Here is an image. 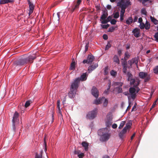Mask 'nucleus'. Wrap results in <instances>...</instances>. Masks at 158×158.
Wrapping results in <instances>:
<instances>
[{
  "label": "nucleus",
  "mask_w": 158,
  "mask_h": 158,
  "mask_svg": "<svg viewBox=\"0 0 158 158\" xmlns=\"http://www.w3.org/2000/svg\"><path fill=\"white\" fill-rule=\"evenodd\" d=\"M113 17L115 19H117L118 18L119 16V13L118 12H116L114 14Z\"/></svg>",
  "instance_id": "nucleus-41"
},
{
  "label": "nucleus",
  "mask_w": 158,
  "mask_h": 158,
  "mask_svg": "<svg viewBox=\"0 0 158 158\" xmlns=\"http://www.w3.org/2000/svg\"><path fill=\"white\" fill-rule=\"evenodd\" d=\"M102 101V98L101 99H96L94 101V103L96 105H98L100 104Z\"/></svg>",
  "instance_id": "nucleus-35"
},
{
  "label": "nucleus",
  "mask_w": 158,
  "mask_h": 158,
  "mask_svg": "<svg viewBox=\"0 0 158 158\" xmlns=\"http://www.w3.org/2000/svg\"><path fill=\"white\" fill-rule=\"evenodd\" d=\"M97 109H94L93 110L89 112L87 115V117L89 119H93L96 116L97 113Z\"/></svg>",
  "instance_id": "nucleus-7"
},
{
  "label": "nucleus",
  "mask_w": 158,
  "mask_h": 158,
  "mask_svg": "<svg viewBox=\"0 0 158 158\" xmlns=\"http://www.w3.org/2000/svg\"><path fill=\"white\" fill-rule=\"evenodd\" d=\"M87 78V73H83L82 75H81L80 77H78L75 79L73 81H75L76 80H77V81L79 82L78 83V85L79 86V85L80 84V81H84L86 80Z\"/></svg>",
  "instance_id": "nucleus-9"
},
{
  "label": "nucleus",
  "mask_w": 158,
  "mask_h": 158,
  "mask_svg": "<svg viewBox=\"0 0 158 158\" xmlns=\"http://www.w3.org/2000/svg\"><path fill=\"white\" fill-rule=\"evenodd\" d=\"M112 19V17L111 16H109L106 19H105V20H104V21H102L101 22V23L102 24H106L108 22H110V21H111Z\"/></svg>",
  "instance_id": "nucleus-23"
},
{
  "label": "nucleus",
  "mask_w": 158,
  "mask_h": 158,
  "mask_svg": "<svg viewBox=\"0 0 158 158\" xmlns=\"http://www.w3.org/2000/svg\"><path fill=\"white\" fill-rule=\"evenodd\" d=\"M81 0H77V2H73L71 6L72 8L70 10V12L71 13H72L75 10L78 9L79 6L81 3Z\"/></svg>",
  "instance_id": "nucleus-5"
},
{
  "label": "nucleus",
  "mask_w": 158,
  "mask_h": 158,
  "mask_svg": "<svg viewBox=\"0 0 158 158\" xmlns=\"http://www.w3.org/2000/svg\"><path fill=\"white\" fill-rule=\"evenodd\" d=\"M134 36L136 37H138L140 36V29L138 28H135L132 31Z\"/></svg>",
  "instance_id": "nucleus-17"
},
{
  "label": "nucleus",
  "mask_w": 158,
  "mask_h": 158,
  "mask_svg": "<svg viewBox=\"0 0 158 158\" xmlns=\"http://www.w3.org/2000/svg\"><path fill=\"white\" fill-rule=\"evenodd\" d=\"M127 75L128 77L127 80H129L130 79L132 78L133 76L129 72H128Z\"/></svg>",
  "instance_id": "nucleus-43"
},
{
  "label": "nucleus",
  "mask_w": 158,
  "mask_h": 158,
  "mask_svg": "<svg viewBox=\"0 0 158 158\" xmlns=\"http://www.w3.org/2000/svg\"><path fill=\"white\" fill-rule=\"evenodd\" d=\"M75 61L73 62L71 64L70 67L69 69L71 70H73L75 69Z\"/></svg>",
  "instance_id": "nucleus-34"
},
{
  "label": "nucleus",
  "mask_w": 158,
  "mask_h": 158,
  "mask_svg": "<svg viewBox=\"0 0 158 158\" xmlns=\"http://www.w3.org/2000/svg\"><path fill=\"white\" fill-rule=\"evenodd\" d=\"M148 73H147L141 72L139 73V76L141 79H144L147 76Z\"/></svg>",
  "instance_id": "nucleus-20"
},
{
  "label": "nucleus",
  "mask_w": 158,
  "mask_h": 158,
  "mask_svg": "<svg viewBox=\"0 0 158 158\" xmlns=\"http://www.w3.org/2000/svg\"><path fill=\"white\" fill-rule=\"evenodd\" d=\"M131 122L129 121L126 124L125 127L123 128H130L131 127Z\"/></svg>",
  "instance_id": "nucleus-30"
},
{
  "label": "nucleus",
  "mask_w": 158,
  "mask_h": 158,
  "mask_svg": "<svg viewBox=\"0 0 158 158\" xmlns=\"http://www.w3.org/2000/svg\"><path fill=\"white\" fill-rule=\"evenodd\" d=\"M129 92L130 93L131 98L134 99L136 96V89L134 87H130L129 89Z\"/></svg>",
  "instance_id": "nucleus-11"
},
{
  "label": "nucleus",
  "mask_w": 158,
  "mask_h": 158,
  "mask_svg": "<svg viewBox=\"0 0 158 158\" xmlns=\"http://www.w3.org/2000/svg\"><path fill=\"white\" fill-rule=\"evenodd\" d=\"M139 84V82H138L137 84H135L134 85V87L135 88H136V94L139 91V88L137 87Z\"/></svg>",
  "instance_id": "nucleus-31"
},
{
  "label": "nucleus",
  "mask_w": 158,
  "mask_h": 158,
  "mask_svg": "<svg viewBox=\"0 0 158 158\" xmlns=\"http://www.w3.org/2000/svg\"><path fill=\"white\" fill-rule=\"evenodd\" d=\"M111 47V44H110V42H108L107 45L106 46L105 48V50H107L108 49L110 48Z\"/></svg>",
  "instance_id": "nucleus-42"
},
{
  "label": "nucleus",
  "mask_w": 158,
  "mask_h": 158,
  "mask_svg": "<svg viewBox=\"0 0 158 158\" xmlns=\"http://www.w3.org/2000/svg\"><path fill=\"white\" fill-rule=\"evenodd\" d=\"M108 67L107 66L104 69V72L106 74H107L108 73Z\"/></svg>",
  "instance_id": "nucleus-59"
},
{
  "label": "nucleus",
  "mask_w": 158,
  "mask_h": 158,
  "mask_svg": "<svg viewBox=\"0 0 158 158\" xmlns=\"http://www.w3.org/2000/svg\"><path fill=\"white\" fill-rule=\"evenodd\" d=\"M113 123V118L110 115H107L106 116V118L105 120V126L106 127L104 128H110L111 127L113 128H116L117 127L116 123H114L112 125Z\"/></svg>",
  "instance_id": "nucleus-3"
},
{
  "label": "nucleus",
  "mask_w": 158,
  "mask_h": 158,
  "mask_svg": "<svg viewBox=\"0 0 158 158\" xmlns=\"http://www.w3.org/2000/svg\"><path fill=\"white\" fill-rule=\"evenodd\" d=\"M114 62L118 64H119L120 63V61L118 58V57L117 55H115L113 57Z\"/></svg>",
  "instance_id": "nucleus-26"
},
{
  "label": "nucleus",
  "mask_w": 158,
  "mask_h": 158,
  "mask_svg": "<svg viewBox=\"0 0 158 158\" xmlns=\"http://www.w3.org/2000/svg\"><path fill=\"white\" fill-rule=\"evenodd\" d=\"M153 71L154 73L155 74H158V65L154 67L153 69Z\"/></svg>",
  "instance_id": "nucleus-36"
},
{
  "label": "nucleus",
  "mask_w": 158,
  "mask_h": 158,
  "mask_svg": "<svg viewBox=\"0 0 158 158\" xmlns=\"http://www.w3.org/2000/svg\"><path fill=\"white\" fill-rule=\"evenodd\" d=\"M82 146L84 148L85 151H87L88 150V143L85 142H83L81 143Z\"/></svg>",
  "instance_id": "nucleus-22"
},
{
  "label": "nucleus",
  "mask_w": 158,
  "mask_h": 158,
  "mask_svg": "<svg viewBox=\"0 0 158 158\" xmlns=\"http://www.w3.org/2000/svg\"><path fill=\"white\" fill-rule=\"evenodd\" d=\"M114 84L116 85H118L119 87H121L123 85V83L121 82H115Z\"/></svg>",
  "instance_id": "nucleus-49"
},
{
  "label": "nucleus",
  "mask_w": 158,
  "mask_h": 158,
  "mask_svg": "<svg viewBox=\"0 0 158 158\" xmlns=\"http://www.w3.org/2000/svg\"><path fill=\"white\" fill-rule=\"evenodd\" d=\"M60 12H58L57 14L54 13L53 14L52 19L54 22H59L60 18Z\"/></svg>",
  "instance_id": "nucleus-15"
},
{
  "label": "nucleus",
  "mask_w": 158,
  "mask_h": 158,
  "mask_svg": "<svg viewBox=\"0 0 158 158\" xmlns=\"http://www.w3.org/2000/svg\"><path fill=\"white\" fill-rule=\"evenodd\" d=\"M54 112L52 110L51 112V115H52V118L51 119V124L53 122L54 120V116H53Z\"/></svg>",
  "instance_id": "nucleus-46"
},
{
  "label": "nucleus",
  "mask_w": 158,
  "mask_h": 158,
  "mask_svg": "<svg viewBox=\"0 0 158 158\" xmlns=\"http://www.w3.org/2000/svg\"><path fill=\"white\" fill-rule=\"evenodd\" d=\"M19 122V114L16 111L14 113L12 119V125L13 128L17 127V125H18Z\"/></svg>",
  "instance_id": "nucleus-4"
},
{
  "label": "nucleus",
  "mask_w": 158,
  "mask_h": 158,
  "mask_svg": "<svg viewBox=\"0 0 158 158\" xmlns=\"http://www.w3.org/2000/svg\"><path fill=\"white\" fill-rule=\"evenodd\" d=\"M60 100H58L57 101V107L58 109H60Z\"/></svg>",
  "instance_id": "nucleus-60"
},
{
  "label": "nucleus",
  "mask_w": 158,
  "mask_h": 158,
  "mask_svg": "<svg viewBox=\"0 0 158 158\" xmlns=\"http://www.w3.org/2000/svg\"><path fill=\"white\" fill-rule=\"evenodd\" d=\"M145 78L144 81L145 82H147L150 79V76L148 74L147 76H146V77Z\"/></svg>",
  "instance_id": "nucleus-57"
},
{
  "label": "nucleus",
  "mask_w": 158,
  "mask_h": 158,
  "mask_svg": "<svg viewBox=\"0 0 158 158\" xmlns=\"http://www.w3.org/2000/svg\"><path fill=\"white\" fill-rule=\"evenodd\" d=\"M150 18L152 22H153L156 25L158 24V21L155 19L154 17L151 16Z\"/></svg>",
  "instance_id": "nucleus-28"
},
{
  "label": "nucleus",
  "mask_w": 158,
  "mask_h": 158,
  "mask_svg": "<svg viewBox=\"0 0 158 158\" xmlns=\"http://www.w3.org/2000/svg\"><path fill=\"white\" fill-rule=\"evenodd\" d=\"M92 95L96 98L99 96V91L97 89L95 86H93L91 89Z\"/></svg>",
  "instance_id": "nucleus-10"
},
{
  "label": "nucleus",
  "mask_w": 158,
  "mask_h": 158,
  "mask_svg": "<svg viewBox=\"0 0 158 158\" xmlns=\"http://www.w3.org/2000/svg\"><path fill=\"white\" fill-rule=\"evenodd\" d=\"M133 22V19L132 17H130L128 18L126 21V23L128 25H130Z\"/></svg>",
  "instance_id": "nucleus-24"
},
{
  "label": "nucleus",
  "mask_w": 158,
  "mask_h": 158,
  "mask_svg": "<svg viewBox=\"0 0 158 158\" xmlns=\"http://www.w3.org/2000/svg\"><path fill=\"white\" fill-rule=\"evenodd\" d=\"M32 102L31 100H28L26 101L24 105V106L27 108L30 105V104Z\"/></svg>",
  "instance_id": "nucleus-33"
},
{
  "label": "nucleus",
  "mask_w": 158,
  "mask_h": 158,
  "mask_svg": "<svg viewBox=\"0 0 158 158\" xmlns=\"http://www.w3.org/2000/svg\"><path fill=\"white\" fill-rule=\"evenodd\" d=\"M26 64H27V60L24 58H21L16 60L14 63V64L16 66H20Z\"/></svg>",
  "instance_id": "nucleus-6"
},
{
  "label": "nucleus",
  "mask_w": 158,
  "mask_h": 158,
  "mask_svg": "<svg viewBox=\"0 0 158 158\" xmlns=\"http://www.w3.org/2000/svg\"><path fill=\"white\" fill-rule=\"evenodd\" d=\"M127 129H123L118 134L119 137L122 140H123L124 138L126 136Z\"/></svg>",
  "instance_id": "nucleus-13"
},
{
  "label": "nucleus",
  "mask_w": 158,
  "mask_h": 158,
  "mask_svg": "<svg viewBox=\"0 0 158 158\" xmlns=\"http://www.w3.org/2000/svg\"><path fill=\"white\" fill-rule=\"evenodd\" d=\"M59 111H58V116L59 118H60V119H61V118L62 117V113L61 112V111L60 110V109H58Z\"/></svg>",
  "instance_id": "nucleus-44"
},
{
  "label": "nucleus",
  "mask_w": 158,
  "mask_h": 158,
  "mask_svg": "<svg viewBox=\"0 0 158 158\" xmlns=\"http://www.w3.org/2000/svg\"><path fill=\"white\" fill-rule=\"evenodd\" d=\"M15 0H0V4H4L8 3H13L14 2Z\"/></svg>",
  "instance_id": "nucleus-21"
},
{
  "label": "nucleus",
  "mask_w": 158,
  "mask_h": 158,
  "mask_svg": "<svg viewBox=\"0 0 158 158\" xmlns=\"http://www.w3.org/2000/svg\"><path fill=\"white\" fill-rule=\"evenodd\" d=\"M117 5V6H119L121 9H126L127 8V7L124 4L121 3L120 2H118Z\"/></svg>",
  "instance_id": "nucleus-27"
},
{
  "label": "nucleus",
  "mask_w": 158,
  "mask_h": 158,
  "mask_svg": "<svg viewBox=\"0 0 158 158\" xmlns=\"http://www.w3.org/2000/svg\"><path fill=\"white\" fill-rule=\"evenodd\" d=\"M44 146H45V149H44V151L45 152V153H46V151H47V148H46V137H45L44 139Z\"/></svg>",
  "instance_id": "nucleus-50"
},
{
  "label": "nucleus",
  "mask_w": 158,
  "mask_h": 158,
  "mask_svg": "<svg viewBox=\"0 0 158 158\" xmlns=\"http://www.w3.org/2000/svg\"><path fill=\"white\" fill-rule=\"evenodd\" d=\"M102 101L104 100V102L103 103V105L105 106H107L108 103V100L107 99H106L104 97H103L102 98Z\"/></svg>",
  "instance_id": "nucleus-32"
},
{
  "label": "nucleus",
  "mask_w": 158,
  "mask_h": 158,
  "mask_svg": "<svg viewBox=\"0 0 158 158\" xmlns=\"http://www.w3.org/2000/svg\"><path fill=\"white\" fill-rule=\"evenodd\" d=\"M43 152V151L42 150L39 154H38L37 153H36L35 155V158H44L42 156Z\"/></svg>",
  "instance_id": "nucleus-25"
},
{
  "label": "nucleus",
  "mask_w": 158,
  "mask_h": 158,
  "mask_svg": "<svg viewBox=\"0 0 158 158\" xmlns=\"http://www.w3.org/2000/svg\"><path fill=\"white\" fill-rule=\"evenodd\" d=\"M114 29L115 28L114 27H110L108 31L111 32H113L114 31Z\"/></svg>",
  "instance_id": "nucleus-52"
},
{
  "label": "nucleus",
  "mask_w": 158,
  "mask_h": 158,
  "mask_svg": "<svg viewBox=\"0 0 158 158\" xmlns=\"http://www.w3.org/2000/svg\"><path fill=\"white\" fill-rule=\"evenodd\" d=\"M27 1L29 6V15L30 16L33 12L34 9V6L32 3L31 2L30 0H27Z\"/></svg>",
  "instance_id": "nucleus-12"
},
{
  "label": "nucleus",
  "mask_w": 158,
  "mask_h": 158,
  "mask_svg": "<svg viewBox=\"0 0 158 158\" xmlns=\"http://www.w3.org/2000/svg\"><path fill=\"white\" fill-rule=\"evenodd\" d=\"M76 80L75 81H73L71 84L70 87V91L69 93V96L70 98H73L75 97L76 93L79 86V82Z\"/></svg>",
  "instance_id": "nucleus-2"
},
{
  "label": "nucleus",
  "mask_w": 158,
  "mask_h": 158,
  "mask_svg": "<svg viewBox=\"0 0 158 158\" xmlns=\"http://www.w3.org/2000/svg\"><path fill=\"white\" fill-rule=\"evenodd\" d=\"M122 65L123 67L127 66L126 60H125L124 61H123L122 63Z\"/></svg>",
  "instance_id": "nucleus-54"
},
{
  "label": "nucleus",
  "mask_w": 158,
  "mask_h": 158,
  "mask_svg": "<svg viewBox=\"0 0 158 158\" xmlns=\"http://www.w3.org/2000/svg\"><path fill=\"white\" fill-rule=\"evenodd\" d=\"M141 13L142 14L146 15L147 12L146 10L145 9H142L141 10Z\"/></svg>",
  "instance_id": "nucleus-47"
},
{
  "label": "nucleus",
  "mask_w": 158,
  "mask_h": 158,
  "mask_svg": "<svg viewBox=\"0 0 158 158\" xmlns=\"http://www.w3.org/2000/svg\"><path fill=\"white\" fill-rule=\"evenodd\" d=\"M98 134L100 136V140L102 142L108 140L111 135V133L108 129H99Z\"/></svg>",
  "instance_id": "nucleus-1"
},
{
  "label": "nucleus",
  "mask_w": 158,
  "mask_h": 158,
  "mask_svg": "<svg viewBox=\"0 0 158 158\" xmlns=\"http://www.w3.org/2000/svg\"><path fill=\"white\" fill-rule=\"evenodd\" d=\"M126 123L125 121H122L120 124V126L118 128H122Z\"/></svg>",
  "instance_id": "nucleus-40"
},
{
  "label": "nucleus",
  "mask_w": 158,
  "mask_h": 158,
  "mask_svg": "<svg viewBox=\"0 0 158 158\" xmlns=\"http://www.w3.org/2000/svg\"><path fill=\"white\" fill-rule=\"evenodd\" d=\"M124 15L120 14V20L121 21H122L123 20V17Z\"/></svg>",
  "instance_id": "nucleus-62"
},
{
  "label": "nucleus",
  "mask_w": 158,
  "mask_h": 158,
  "mask_svg": "<svg viewBox=\"0 0 158 158\" xmlns=\"http://www.w3.org/2000/svg\"><path fill=\"white\" fill-rule=\"evenodd\" d=\"M156 40L158 42V32H156L154 35Z\"/></svg>",
  "instance_id": "nucleus-55"
},
{
  "label": "nucleus",
  "mask_w": 158,
  "mask_h": 158,
  "mask_svg": "<svg viewBox=\"0 0 158 158\" xmlns=\"http://www.w3.org/2000/svg\"><path fill=\"white\" fill-rule=\"evenodd\" d=\"M125 5L127 7L128 6L131 5V2L129 1H127L126 2L124 3Z\"/></svg>",
  "instance_id": "nucleus-56"
},
{
  "label": "nucleus",
  "mask_w": 158,
  "mask_h": 158,
  "mask_svg": "<svg viewBox=\"0 0 158 158\" xmlns=\"http://www.w3.org/2000/svg\"><path fill=\"white\" fill-rule=\"evenodd\" d=\"M36 57L35 55L30 56H29L28 57L25 58L27 60V63H32L33 62V60L35 59Z\"/></svg>",
  "instance_id": "nucleus-16"
},
{
  "label": "nucleus",
  "mask_w": 158,
  "mask_h": 158,
  "mask_svg": "<svg viewBox=\"0 0 158 158\" xmlns=\"http://www.w3.org/2000/svg\"><path fill=\"white\" fill-rule=\"evenodd\" d=\"M98 66L97 63H93L91 65L89 66L88 67V70L89 73H91L92 71L96 69Z\"/></svg>",
  "instance_id": "nucleus-14"
},
{
  "label": "nucleus",
  "mask_w": 158,
  "mask_h": 158,
  "mask_svg": "<svg viewBox=\"0 0 158 158\" xmlns=\"http://www.w3.org/2000/svg\"><path fill=\"white\" fill-rule=\"evenodd\" d=\"M110 74L111 75L115 76L117 74V73L113 70H112L110 72Z\"/></svg>",
  "instance_id": "nucleus-48"
},
{
  "label": "nucleus",
  "mask_w": 158,
  "mask_h": 158,
  "mask_svg": "<svg viewBox=\"0 0 158 158\" xmlns=\"http://www.w3.org/2000/svg\"><path fill=\"white\" fill-rule=\"evenodd\" d=\"M130 55L127 52H126L125 54V57L124 58L125 60H127L129 57Z\"/></svg>",
  "instance_id": "nucleus-37"
},
{
  "label": "nucleus",
  "mask_w": 158,
  "mask_h": 158,
  "mask_svg": "<svg viewBox=\"0 0 158 158\" xmlns=\"http://www.w3.org/2000/svg\"><path fill=\"white\" fill-rule=\"evenodd\" d=\"M103 38L105 40H106L108 39V36L106 34H104L103 35Z\"/></svg>",
  "instance_id": "nucleus-63"
},
{
  "label": "nucleus",
  "mask_w": 158,
  "mask_h": 158,
  "mask_svg": "<svg viewBox=\"0 0 158 158\" xmlns=\"http://www.w3.org/2000/svg\"><path fill=\"white\" fill-rule=\"evenodd\" d=\"M116 22L117 21L114 19H111V21H110V23L112 25L115 24Z\"/></svg>",
  "instance_id": "nucleus-51"
},
{
  "label": "nucleus",
  "mask_w": 158,
  "mask_h": 158,
  "mask_svg": "<svg viewBox=\"0 0 158 158\" xmlns=\"http://www.w3.org/2000/svg\"><path fill=\"white\" fill-rule=\"evenodd\" d=\"M145 26V28L146 30H148L150 28V24L147 21H146V22Z\"/></svg>",
  "instance_id": "nucleus-29"
},
{
  "label": "nucleus",
  "mask_w": 158,
  "mask_h": 158,
  "mask_svg": "<svg viewBox=\"0 0 158 158\" xmlns=\"http://www.w3.org/2000/svg\"><path fill=\"white\" fill-rule=\"evenodd\" d=\"M145 24L143 23H140L139 25V27L141 29H143L145 28Z\"/></svg>",
  "instance_id": "nucleus-45"
},
{
  "label": "nucleus",
  "mask_w": 158,
  "mask_h": 158,
  "mask_svg": "<svg viewBox=\"0 0 158 158\" xmlns=\"http://www.w3.org/2000/svg\"><path fill=\"white\" fill-rule=\"evenodd\" d=\"M138 19V17L137 16H135V17L134 19V20H133V22L134 23H135V22L137 21Z\"/></svg>",
  "instance_id": "nucleus-64"
},
{
  "label": "nucleus",
  "mask_w": 158,
  "mask_h": 158,
  "mask_svg": "<svg viewBox=\"0 0 158 158\" xmlns=\"http://www.w3.org/2000/svg\"><path fill=\"white\" fill-rule=\"evenodd\" d=\"M95 58L94 56L92 55H89L86 60H84L83 61V64H91L94 60Z\"/></svg>",
  "instance_id": "nucleus-8"
},
{
  "label": "nucleus",
  "mask_w": 158,
  "mask_h": 158,
  "mask_svg": "<svg viewBox=\"0 0 158 158\" xmlns=\"http://www.w3.org/2000/svg\"><path fill=\"white\" fill-rule=\"evenodd\" d=\"M84 156V153L81 152L77 156L79 157V158H83Z\"/></svg>",
  "instance_id": "nucleus-58"
},
{
  "label": "nucleus",
  "mask_w": 158,
  "mask_h": 158,
  "mask_svg": "<svg viewBox=\"0 0 158 158\" xmlns=\"http://www.w3.org/2000/svg\"><path fill=\"white\" fill-rule=\"evenodd\" d=\"M128 81H130V84L131 85H133L135 83V79L131 78L129 80H128Z\"/></svg>",
  "instance_id": "nucleus-39"
},
{
  "label": "nucleus",
  "mask_w": 158,
  "mask_h": 158,
  "mask_svg": "<svg viewBox=\"0 0 158 158\" xmlns=\"http://www.w3.org/2000/svg\"><path fill=\"white\" fill-rule=\"evenodd\" d=\"M80 153V152L78 150H75L74 151V153L75 154H76L77 155H78Z\"/></svg>",
  "instance_id": "nucleus-61"
},
{
  "label": "nucleus",
  "mask_w": 158,
  "mask_h": 158,
  "mask_svg": "<svg viewBox=\"0 0 158 158\" xmlns=\"http://www.w3.org/2000/svg\"><path fill=\"white\" fill-rule=\"evenodd\" d=\"M108 15L107 11L106 9L103 10V13L101 17V20L102 21L105 20Z\"/></svg>",
  "instance_id": "nucleus-18"
},
{
  "label": "nucleus",
  "mask_w": 158,
  "mask_h": 158,
  "mask_svg": "<svg viewBox=\"0 0 158 158\" xmlns=\"http://www.w3.org/2000/svg\"><path fill=\"white\" fill-rule=\"evenodd\" d=\"M115 89H116L117 90V92L118 94H119L123 92L122 89L120 87H116Z\"/></svg>",
  "instance_id": "nucleus-38"
},
{
  "label": "nucleus",
  "mask_w": 158,
  "mask_h": 158,
  "mask_svg": "<svg viewBox=\"0 0 158 158\" xmlns=\"http://www.w3.org/2000/svg\"><path fill=\"white\" fill-rule=\"evenodd\" d=\"M138 62L137 60L135 57L133 58L131 60H129L128 61V64H129L131 67L134 63H135L136 64H137Z\"/></svg>",
  "instance_id": "nucleus-19"
},
{
  "label": "nucleus",
  "mask_w": 158,
  "mask_h": 158,
  "mask_svg": "<svg viewBox=\"0 0 158 158\" xmlns=\"http://www.w3.org/2000/svg\"><path fill=\"white\" fill-rule=\"evenodd\" d=\"M123 67V68L122 69L124 73H126L127 71V66H124Z\"/></svg>",
  "instance_id": "nucleus-53"
}]
</instances>
